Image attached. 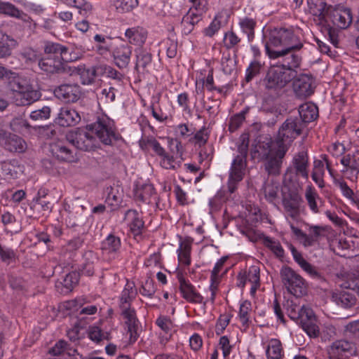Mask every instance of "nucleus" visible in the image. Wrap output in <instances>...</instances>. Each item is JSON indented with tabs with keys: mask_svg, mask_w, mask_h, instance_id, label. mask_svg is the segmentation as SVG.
<instances>
[{
	"mask_svg": "<svg viewBox=\"0 0 359 359\" xmlns=\"http://www.w3.org/2000/svg\"><path fill=\"white\" fill-rule=\"evenodd\" d=\"M303 47V43L294 30L289 28H274L269 32L265 43L266 54L271 60L281 59L279 67L290 71L294 77L302 62V57L295 53Z\"/></svg>",
	"mask_w": 359,
	"mask_h": 359,
	"instance_id": "obj_1",
	"label": "nucleus"
},
{
	"mask_svg": "<svg viewBox=\"0 0 359 359\" xmlns=\"http://www.w3.org/2000/svg\"><path fill=\"white\" fill-rule=\"evenodd\" d=\"M46 56L39 61V68L48 74L65 72V63L75 60L69 49L60 43L48 42L44 47Z\"/></svg>",
	"mask_w": 359,
	"mask_h": 359,
	"instance_id": "obj_2",
	"label": "nucleus"
},
{
	"mask_svg": "<svg viewBox=\"0 0 359 359\" xmlns=\"http://www.w3.org/2000/svg\"><path fill=\"white\" fill-rule=\"evenodd\" d=\"M10 90L14 93V100L17 105H29L41 97V93L36 90L27 77L10 70L6 76Z\"/></svg>",
	"mask_w": 359,
	"mask_h": 359,
	"instance_id": "obj_3",
	"label": "nucleus"
},
{
	"mask_svg": "<svg viewBox=\"0 0 359 359\" xmlns=\"http://www.w3.org/2000/svg\"><path fill=\"white\" fill-rule=\"evenodd\" d=\"M260 151L265 171L269 175H278L280 173L283 159L287 151L284 146L276 145L275 142L266 143Z\"/></svg>",
	"mask_w": 359,
	"mask_h": 359,
	"instance_id": "obj_4",
	"label": "nucleus"
},
{
	"mask_svg": "<svg viewBox=\"0 0 359 359\" xmlns=\"http://www.w3.org/2000/svg\"><path fill=\"white\" fill-rule=\"evenodd\" d=\"M248 144L243 142L238 147V152L233 159L229 172L227 180V190L233 194L238 187L240 182L243 180L247 168V156Z\"/></svg>",
	"mask_w": 359,
	"mask_h": 359,
	"instance_id": "obj_5",
	"label": "nucleus"
},
{
	"mask_svg": "<svg viewBox=\"0 0 359 359\" xmlns=\"http://www.w3.org/2000/svg\"><path fill=\"white\" fill-rule=\"evenodd\" d=\"M140 144L143 149H151L156 155L161 158V165L163 168L176 170L180 167L182 164V153L180 152V142H175L177 154H179L180 159H178L177 157L175 158L172 155L167 154L160 143L154 137L142 140L140 141Z\"/></svg>",
	"mask_w": 359,
	"mask_h": 359,
	"instance_id": "obj_6",
	"label": "nucleus"
},
{
	"mask_svg": "<svg viewBox=\"0 0 359 359\" xmlns=\"http://www.w3.org/2000/svg\"><path fill=\"white\" fill-rule=\"evenodd\" d=\"M304 127V123L298 117H290L283 123L273 142L288 149L290 144L302 133Z\"/></svg>",
	"mask_w": 359,
	"mask_h": 359,
	"instance_id": "obj_7",
	"label": "nucleus"
},
{
	"mask_svg": "<svg viewBox=\"0 0 359 359\" xmlns=\"http://www.w3.org/2000/svg\"><path fill=\"white\" fill-rule=\"evenodd\" d=\"M97 140L105 145H111L118 138L115 127L112 120L107 117H100L97 120L88 125Z\"/></svg>",
	"mask_w": 359,
	"mask_h": 359,
	"instance_id": "obj_8",
	"label": "nucleus"
},
{
	"mask_svg": "<svg viewBox=\"0 0 359 359\" xmlns=\"http://www.w3.org/2000/svg\"><path fill=\"white\" fill-rule=\"evenodd\" d=\"M280 278L284 287L292 295L299 297L306 292L304 278L290 267L285 266L280 270Z\"/></svg>",
	"mask_w": 359,
	"mask_h": 359,
	"instance_id": "obj_9",
	"label": "nucleus"
},
{
	"mask_svg": "<svg viewBox=\"0 0 359 359\" xmlns=\"http://www.w3.org/2000/svg\"><path fill=\"white\" fill-rule=\"evenodd\" d=\"M67 140L73 146L83 151L93 150L98 145V141L88 128V125L84 128H76L68 133Z\"/></svg>",
	"mask_w": 359,
	"mask_h": 359,
	"instance_id": "obj_10",
	"label": "nucleus"
},
{
	"mask_svg": "<svg viewBox=\"0 0 359 359\" xmlns=\"http://www.w3.org/2000/svg\"><path fill=\"white\" fill-rule=\"evenodd\" d=\"M282 205L287 220H297L304 208L302 196L294 191L283 192Z\"/></svg>",
	"mask_w": 359,
	"mask_h": 359,
	"instance_id": "obj_11",
	"label": "nucleus"
},
{
	"mask_svg": "<svg viewBox=\"0 0 359 359\" xmlns=\"http://www.w3.org/2000/svg\"><path fill=\"white\" fill-rule=\"evenodd\" d=\"M294 77L292 72L285 71L284 67L271 66L264 79L265 87L267 89H279L285 87Z\"/></svg>",
	"mask_w": 359,
	"mask_h": 359,
	"instance_id": "obj_12",
	"label": "nucleus"
},
{
	"mask_svg": "<svg viewBox=\"0 0 359 359\" xmlns=\"http://www.w3.org/2000/svg\"><path fill=\"white\" fill-rule=\"evenodd\" d=\"M355 352V345L343 339L334 341L327 348L328 359H349Z\"/></svg>",
	"mask_w": 359,
	"mask_h": 359,
	"instance_id": "obj_13",
	"label": "nucleus"
},
{
	"mask_svg": "<svg viewBox=\"0 0 359 359\" xmlns=\"http://www.w3.org/2000/svg\"><path fill=\"white\" fill-rule=\"evenodd\" d=\"M133 53V47L126 41L115 43L111 50V55L116 67L123 69L128 67Z\"/></svg>",
	"mask_w": 359,
	"mask_h": 359,
	"instance_id": "obj_14",
	"label": "nucleus"
},
{
	"mask_svg": "<svg viewBox=\"0 0 359 359\" xmlns=\"http://www.w3.org/2000/svg\"><path fill=\"white\" fill-rule=\"evenodd\" d=\"M177 278L180 283V292L186 301L192 304H205L203 297L198 292L189 280H187L182 274H178Z\"/></svg>",
	"mask_w": 359,
	"mask_h": 359,
	"instance_id": "obj_15",
	"label": "nucleus"
},
{
	"mask_svg": "<svg viewBox=\"0 0 359 359\" xmlns=\"http://www.w3.org/2000/svg\"><path fill=\"white\" fill-rule=\"evenodd\" d=\"M327 18H329L333 25L339 29L348 28L353 20L351 10L343 6L332 7Z\"/></svg>",
	"mask_w": 359,
	"mask_h": 359,
	"instance_id": "obj_16",
	"label": "nucleus"
},
{
	"mask_svg": "<svg viewBox=\"0 0 359 359\" xmlns=\"http://www.w3.org/2000/svg\"><path fill=\"white\" fill-rule=\"evenodd\" d=\"M314 79L309 74H302L293 82L295 95L302 99L311 96L314 92Z\"/></svg>",
	"mask_w": 359,
	"mask_h": 359,
	"instance_id": "obj_17",
	"label": "nucleus"
},
{
	"mask_svg": "<svg viewBox=\"0 0 359 359\" xmlns=\"http://www.w3.org/2000/svg\"><path fill=\"white\" fill-rule=\"evenodd\" d=\"M54 93L58 99L65 102H76L81 97V89L77 84H62Z\"/></svg>",
	"mask_w": 359,
	"mask_h": 359,
	"instance_id": "obj_18",
	"label": "nucleus"
},
{
	"mask_svg": "<svg viewBox=\"0 0 359 359\" xmlns=\"http://www.w3.org/2000/svg\"><path fill=\"white\" fill-rule=\"evenodd\" d=\"M81 121L79 114L74 109L64 107H61L54 121L61 127H72L78 124Z\"/></svg>",
	"mask_w": 359,
	"mask_h": 359,
	"instance_id": "obj_19",
	"label": "nucleus"
},
{
	"mask_svg": "<svg viewBox=\"0 0 359 359\" xmlns=\"http://www.w3.org/2000/svg\"><path fill=\"white\" fill-rule=\"evenodd\" d=\"M121 309V315L125 319V323L128 327V332L130 334V340L135 342L139 336L138 334V320L136 317L135 311L130 307Z\"/></svg>",
	"mask_w": 359,
	"mask_h": 359,
	"instance_id": "obj_20",
	"label": "nucleus"
},
{
	"mask_svg": "<svg viewBox=\"0 0 359 359\" xmlns=\"http://www.w3.org/2000/svg\"><path fill=\"white\" fill-rule=\"evenodd\" d=\"M344 166L343 172H348L351 180H356L359 174V157L355 154H348L342 156L340 160Z\"/></svg>",
	"mask_w": 359,
	"mask_h": 359,
	"instance_id": "obj_21",
	"label": "nucleus"
},
{
	"mask_svg": "<svg viewBox=\"0 0 359 359\" xmlns=\"http://www.w3.org/2000/svg\"><path fill=\"white\" fill-rule=\"evenodd\" d=\"M309 12L318 18L320 22L327 21L331 6H327L325 0H307Z\"/></svg>",
	"mask_w": 359,
	"mask_h": 359,
	"instance_id": "obj_22",
	"label": "nucleus"
},
{
	"mask_svg": "<svg viewBox=\"0 0 359 359\" xmlns=\"http://www.w3.org/2000/svg\"><path fill=\"white\" fill-rule=\"evenodd\" d=\"M125 220L128 222L130 232L135 236H139L144 227V222L137 210H128L125 214Z\"/></svg>",
	"mask_w": 359,
	"mask_h": 359,
	"instance_id": "obj_23",
	"label": "nucleus"
},
{
	"mask_svg": "<svg viewBox=\"0 0 359 359\" xmlns=\"http://www.w3.org/2000/svg\"><path fill=\"white\" fill-rule=\"evenodd\" d=\"M0 13L21 20L25 22H29L32 20L29 15L10 2L0 1Z\"/></svg>",
	"mask_w": 359,
	"mask_h": 359,
	"instance_id": "obj_24",
	"label": "nucleus"
},
{
	"mask_svg": "<svg viewBox=\"0 0 359 359\" xmlns=\"http://www.w3.org/2000/svg\"><path fill=\"white\" fill-rule=\"evenodd\" d=\"M50 151L53 155L59 160L68 162H73L76 160L74 151L61 142L52 144Z\"/></svg>",
	"mask_w": 359,
	"mask_h": 359,
	"instance_id": "obj_25",
	"label": "nucleus"
},
{
	"mask_svg": "<svg viewBox=\"0 0 359 359\" xmlns=\"http://www.w3.org/2000/svg\"><path fill=\"white\" fill-rule=\"evenodd\" d=\"M296 174L301 175L304 179L309 177L308 165L309 158L307 153L304 151H299L293 158L292 161Z\"/></svg>",
	"mask_w": 359,
	"mask_h": 359,
	"instance_id": "obj_26",
	"label": "nucleus"
},
{
	"mask_svg": "<svg viewBox=\"0 0 359 359\" xmlns=\"http://www.w3.org/2000/svg\"><path fill=\"white\" fill-rule=\"evenodd\" d=\"M299 119L304 125L314 121L318 116V109L316 104L306 102L300 105L299 108Z\"/></svg>",
	"mask_w": 359,
	"mask_h": 359,
	"instance_id": "obj_27",
	"label": "nucleus"
},
{
	"mask_svg": "<svg viewBox=\"0 0 359 359\" xmlns=\"http://www.w3.org/2000/svg\"><path fill=\"white\" fill-rule=\"evenodd\" d=\"M137 295V289L133 282L127 281L119 299L120 309L130 307L131 302Z\"/></svg>",
	"mask_w": 359,
	"mask_h": 359,
	"instance_id": "obj_28",
	"label": "nucleus"
},
{
	"mask_svg": "<svg viewBox=\"0 0 359 359\" xmlns=\"http://www.w3.org/2000/svg\"><path fill=\"white\" fill-rule=\"evenodd\" d=\"M79 280V274L76 271H72L65 275L62 278V280H57L56 282V287L61 289V292L68 293L72 290L74 287L76 285Z\"/></svg>",
	"mask_w": 359,
	"mask_h": 359,
	"instance_id": "obj_29",
	"label": "nucleus"
},
{
	"mask_svg": "<svg viewBox=\"0 0 359 359\" xmlns=\"http://www.w3.org/2000/svg\"><path fill=\"white\" fill-rule=\"evenodd\" d=\"M4 147L12 152H23L26 149V143L15 135L9 134L4 140Z\"/></svg>",
	"mask_w": 359,
	"mask_h": 359,
	"instance_id": "obj_30",
	"label": "nucleus"
},
{
	"mask_svg": "<svg viewBox=\"0 0 359 359\" xmlns=\"http://www.w3.org/2000/svg\"><path fill=\"white\" fill-rule=\"evenodd\" d=\"M125 36L129 43L135 45H142L147 39L145 30L142 27H132L126 29Z\"/></svg>",
	"mask_w": 359,
	"mask_h": 359,
	"instance_id": "obj_31",
	"label": "nucleus"
},
{
	"mask_svg": "<svg viewBox=\"0 0 359 359\" xmlns=\"http://www.w3.org/2000/svg\"><path fill=\"white\" fill-rule=\"evenodd\" d=\"M305 198L310 210L315 214L319 213L323 201L318 194L309 187L306 190Z\"/></svg>",
	"mask_w": 359,
	"mask_h": 359,
	"instance_id": "obj_32",
	"label": "nucleus"
},
{
	"mask_svg": "<svg viewBox=\"0 0 359 359\" xmlns=\"http://www.w3.org/2000/svg\"><path fill=\"white\" fill-rule=\"evenodd\" d=\"M16 46L17 41L14 39L0 31V59L9 56Z\"/></svg>",
	"mask_w": 359,
	"mask_h": 359,
	"instance_id": "obj_33",
	"label": "nucleus"
},
{
	"mask_svg": "<svg viewBox=\"0 0 359 359\" xmlns=\"http://www.w3.org/2000/svg\"><path fill=\"white\" fill-rule=\"evenodd\" d=\"M83 212L84 208L82 205L77 206L69 211L65 218L67 225L69 227H74L83 224L85 219Z\"/></svg>",
	"mask_w": 359,
	"mask_h": 359,
	"instance_id": "obj_34",
	"label": "nucleus"
},
{
	"mask_svg": "<svg viewBox=\"0 0 359 359\" xmlns=\"http://www.w3.org/2000/svg\"><path fill=\"white\" fill-rule=\"evenodd\" d=\"M2 174L9 179L18 177L21 168L16 160L5 161L1 163Z\"/></svg>",
	"mask_w": 359,
	"mask_h": 359,
	"instance_id": "obj_35",
	"label": "nucleus"
},
{
	"mask_svg": "<svg viewBox=\"0 0 359 359\" xmlns=\"http://www.w3.org/2000/svg\"><path fill=\"white\" fill-rule=\"evenodd\" d=\"M266 354L268 359H282L283 351L280 341L277 339H270L267 343Z\"/></svg>",
	"mask_w": 359,
	"mask_h": 359,
	"instance_id": "obj_36",
	"label": "nucleus"
},
{
	"mask_svg": "<svg viewBox=\"0 0 359 359\" xmlns=\"http://www.w3.org/2000/svg\"><path fill=\"white\" fill-rule=\"evenodd\" d=\"M191 243L187 240L181 241L177 250L178 261L184 266H189L191 264Z\"/></svg>",
	"mask_w": 359,
	"mask_h": 359,
	"instance_id": "obj_37",
	"label": "nucleus"
},
{
	"mask_svg": "<svg viewBox=\"0 0 359 359\" xmlns=\"http://www.w3.org/2000/svg\"><path fill=\"white\" fill-rule=\"evenodd\" d=\"M332 299L337 305L344 308H350L355 305L356 302L353 294L346 292L333 293Z\"/></svg>",
	"mask_w": 359,
	"mask_h": 359,
	"instance_id": "obj_38",
	"label": "nucleus"
},
{
	"mask_svg": "<svg viewBox=\"0 0 359 359\" xmlns=\"http://www.w3.org/2000/svg\"><path fill=\"white\" fill-rule=\"evenodd\" d=\"M79 74L82 84L89 85L95 81L97 76L102 75V69L100 68V66L83 68L80 69Z\"/></svg>",
	"mask_w": 359,
	"mask_h": 359,
	"instance_id": "obj_39",
	"label": "nucleus"
},
{
	"mask_svg": "<svg viewBox=\"0 0 359 359\" xmlns=\"http://www.w3.org/2000/svg\"><path fill=\"white\" fill-rule=\"evenodd\" d=\"M238 25L242 32L247 35L248 41H252L255 37L257 22L252 18L244 17L239 20Z\"/></svg>",
	"mask_w": 359,
	"mask_h": 359,
	"instance_id": "obj_40",
	"label": "nucleus"
},
{
	"mask_svg": "<svg viewBox=\"0 0 359 359\" xmlns=\"http://www.w3.org/2000/svg\"><path fill=\"white\" fill-rule=\"evenodd\" d=\"M201 20V14L195 13L191 10L183 17L182 20V25L184 34H189L196 25Z\"/></svg>",
	"mask_w": 359,
	"mask_h": 359,
	"instance_id": "obj_41",
	"label": "nucleus"
},
{
	"mask_svg": "<svg viewBox=\"0 0 359 359\" xmlns=\"http://www.w3.org/2000/svg\"><path fill=\"white\" fill-rule=\"evenodd\" d=\"M67 309L78 310V314L84 316H92L97 313V307L95 305H88L86 306H81L79 305L77 299L71 300L66 302L65 305Z\"/></svg>",
	"mask_w": 359,
	"mask_h": 359,
	"instance_id": "obj_42",
	"label": "nucleus"
},
{
	"mask_svg": "<svg viewBox=\"0 0 359 359\" xmlns=\"http://www.w3.org/2000/svg\"><path fill=\"white\" fill-rule=\"evenodd\" d=\"M95 41L99 43L97 46V51L100 54H104L107 52H111L113 49L115 42L112 41L109 36H105L101 34H96L94 36Z\"/></svg>",
	"mask_w": 359,
	"mask_h": 359,
	"instance_id": "obj_43",
	"label": "nucleus"
},
{
	"mask_svg": "<svg viewBox=\"0 0 359 359\" xmlns=\"http://www.w3.org/2000/svg\"><path fill=\"white\" fill-rule=\"evenodd\" d=\"M106 202L111 206H117L121 202V192L118 186H110L106 188Z\"/></svg>",
	"mask_w": 359,
	"mask_h": 359,
	"instance_id": "obj_44",
	"label": "nucleus"
},
{
	"mask_svg": "<svg viewBox=\"0 0 359 359\" xmlns=\"http://www.w3.org/2000/svg\"><path fill=\"white\" fill-rule=\"evenodd\" d=\"M112 3L117 12L121 13H129L139 5L138 0H112Z\"/></svg>",
	"mask_w": 359,
	"mask_h": 359,
	"instance_id": "obj_45",
	"label": "nucleus"
},
{
	"mask_svg": "<svg viewBox=\"0 0 359 359\" xmlns=\"http://www.w3.org/2000/svg\"><path fill=\"white\" fill-rule=\"evenodd\" d=\"M121 242L119 237L109 234L102 243V249L107 252H116L121 248Z\"/></svg>",
	"mask_w": 359,
	"mask_h": 359,
	"instance_id": "obj_46",
	"label": "nucleus"
},
{
	"mask_svg": "<svg viewBox=\"0 0 359 359\" xmlns=\"http://www.w3.org/2000/svg\"><path fill=\"white\" fill-rule=\"evenodd\" d=\"M154 188L151 184H146L135 190V197L137 200L142 202H147L153 194H154Z\"/></svg>",
	"mask_w": 359,
	"mask_h": 359,
	"instance_id": "obj_47",
	"label": "nucleus"
},
{
	"mask_svg": "<svg viewBox=\"0 0 359 359\" xmlns=\"http://www.w3.org/2000/svg\"><path fill=\"white\" fill-rule=\"evenodd\" d=\"M317 323V318H315L310 321L300 323L299 325L310 337L316 338L320 334V329Z\"/></svg>",
	"mask_w": 359,
	"mask_h": 359,
	"instance_id": "obj_48",
	"label": "nucleus"
},
{
	"mask_svg": "<svg viewBox=\"0 0 359 359\" xmlns=\"http://www.w3.org/2000/svg\"><path fill=\"white\" fill-rule=\"evenodd\" d=\"M252 304L249 301H244L240 305L238 317L243 325H248L250 322Z\"/></svg>",
	"mask_w": 359,
	"mask_h": 359,
	"instance_id": "obj_49",
	"label": "nucleus"
},
{
	"mask_svg": "<svg viewBox=\"0 0 359 359\" xmlns=\"http://www.w3.org/2000/svg\"><path fill=\"white\" fill-rule=\"evenodd\" d=\"M248 108H245L241 112L231 117L229 123V130L230 132L233 133L236 131L242 125L245 119V115L248 114Z\"/></svg>",
	"mask_w": 359,
	"mask_h": 359,
	"instance_id": "obj_50",
	"label": "nucleus"
},
{
	"mask_svg": "<svg viewBox=\"0 0 359 359\" xmlns=\"http://www.w3.org/2000/svg\"><path fill=\"white\" fill-rule=\"evenodd\" d=\"M221 65L223 72L226 74H231L236 69V58L231 57L230 53L224 54L222 57Z\"/></svg>",
	"mask_w": 359,
	"mask_h": 359,
	"instance_id": "obj_51",
	"label": "nucleus"
},
{
	"mask_svg": "<svg viewBox=\"0 0 359 359\" xmlns=\"http://www.w3.org/2000/svg\"><path fill=\"white\" fill-rule=\"evenodd\" d=\"M209 132L205 127H203L196 133L190 141L198 147L204 146L209 139Z\"/></svg>",
	"mask_w": 359,
	"mask_h": 359,
	"instance_id": "obj_52",
	"label": "nucleus"
},
{
	"mask_svg": "<svg viewBox=\"0 0 359 359\" xmlns=\"http://www.w3.org/2000/svg\"><path fill=\"white\" fill-rule=\"evenodd\" d=\"M264 244L269 248L277 257H283L284 256V250L278 241H275L270 237L264 238Z\"/></svg>",
	"mask_w": 359,
	"mask_h": 359,
	"instance_id": "obj_53",
	"label": "nucleus"
},
{
	"mask_svg": "<svg viewBox=\"0 0 359 359\" xmlns=\"http://www.w3.org/2000/svg\"><path fill=\"white\" fill-rule=\"evenodd\" d=\"M240 42L241 38L233 31L224 34L223 43L226 49L229 50L236 47Z\"/></svg>",
	"mask_w": 359,
	"mask_h": 359,
	"instance_id": "obj_54",
	"label": "nucleus"
},
{
	"mask_svg": "<svg viewBox=\"0 0 359 359\" xmlns=\"http://www.w3.org/2000/svg\"><path fill=\"white\" fill-rule=\"evenodd\" d=\"M324 172V165L320 161H316L314 162V168L313 173L311 175V177L313 180L317 183L320 187H323V180L322 179V175Z\"/></svg>",
	"mask_w": 359,
	"mask_h": 359,
	"instance_id": "obj_55",
	"label": "nucleus"
},
{
	"mask_svg": "<svg viewBox=\"0 0 359 359\" xmlns=\"http://www.w3.org/2000/svg\"><path fill=\"white\" fill-rule=\"evenodd\" d=\"M303 309V305L299 306L293 301H287L286 310L288 316L293 320L296 321L299 318L300 313Z\"/></svg>",
	"mask_w": 359,
	"mask_h": 359,
	"instance_id": "obj_56",
	"label": "nucleus"
},
{
	"mask_svg": "<svg viewBox=\"0 0 359 359\" xmlns=\"http://www.w3.org/2000/svg\"><path fill=\"white\" fill-rule=\"evenodd\" d=\"M262 65L257 60H252L246 69L245 80L249 82L255 76L258 75L262 69Z\"/></svg>",
	"mask_w": 359,
	"mask_h": 359,
	"instance_id": "obj_57",
	"label": "nucleus"
},
{
	"mask_svg": "<svg viewBox=\"0 0 359 359\" xmlns=\"http://www.w3.org/2000/svg\"><path fill=\"white\" fill-rule=\"evenodd\" d=\"M151 55L146 50H139L136 55V68H145L151 62Z\"/></svg>",
	"mask_w": 359,
	"mask_h": 359,
	"instance_id": "obj_58",
	"label": "nucleus"
},
{
	"mask_svg": "<svg viewBox=\"0 0 359 359\" xmlns=\"http://www.w3.org/2000/svg\"><path fill=\"white\" fill-rule=\"evenodd\" d=\"M51 109L48 106L36 109L30 113V118L34 121L46 120L50 118Z\"/></svg>",
	"mask_w": 359,
	"mask_h": 359,
	"instance_id": "obj_59",
	"label": "nucleus"
},
{
	"mask_svg": "<svg viewBox=\"0 0 359 359\" xmlns=\"http://www.w3.org/2000/svg\"><path fill=\"white\" fill-rule=\"evenodd\" d=\"M263 191L266 200L272 203L277 197L278 187L273 183H266Z\"/></svg>",
	"mask_w": 359,
	"mask_h": 359,
	"instance_id": "obj_60",
	"label": "nucleus"
},
{
	"mask_svg": "<svg viewBox=\"0 0 359 359\" xmlns=\"http://www.w3.org/2000/svg\"><path fill=\"white\" fill-rule=\"evenodd\" d=\"M156 290L154 281L150 278H147L142 284L140 292L143 296L152 297Z\"/></svg>",
	"mask_w": 359,
	"mask_h": 359,
	"instance_id": "obj_61",
	"label": "nucleus"
},
{
	"mask_svg": "<svg viewBox=\"0 0 359 359\" xmlns=\"http://www.w3.org/2000/svg\"><path fill=\"white\" fill-rule=\"evenodd\" d=\"M248 281L251 285L259 284V269L257 266H252L248 271H244Z\"/></svg>",
	"mask_w": 359,
	"mask_h": 359,
	"instance_id": "obj_62",
	"label": "nucleus"
},
{
	"mask_svg": "<svg viewBox=\"0 0 359 359\" xmlns=\"http://www.w3.org/2000/svg\"><path fill=\"white\" fill-rule=\"evenodd\" d=\"M100 68L102 69V74H104L109 78L118 81H121L123 78V75L121 73L110 66L100 65Z\"/></svg>",
	"mask_w": 359,
	"mask_h": 359,
	"instance_id": "obj_63",
	"label": "nucleus"
},
{
	"mask_svg": "<svg viewBox=\"0 0 359 359\" xmlns=\"http://www.w3.org/2000/svg\"><path fill=\"white\" fill-rule=\"evenodd\" d=\"M116 89L114 87L104 88L101 90V95L100 99L104 100L106 103H111L115 100Z\"/></svg>",
	"mask_w": 359,
	"mask_h": 359,
	"instance_id": "obj_64",
	"label": "nucleus"
}]
</instances>
